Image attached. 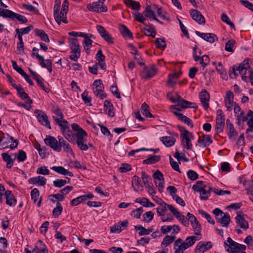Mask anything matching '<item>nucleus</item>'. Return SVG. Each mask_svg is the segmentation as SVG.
I'll list each match as a JSON object with an SVG mask.
<instances>
[{"label": "nucleus", "mask_w": 253, "mask_h": 253, "mask_svg": "<svg viewBox=\"0 0 253 253\" xmlns=\"http://www.w3.org/2000/svg\"><path fill=\"white\" fill-rule=\"evenodd\" d=\"M69 46L71 49L70 52L81 53V46L77 38H69Z\"/></svg>", "instance_id": "obj_24"}, {"label": "nucleus", "mask_w": 253, "mask_h": 253, "mask_svg": "<svg viewBox=\"0 0 253 253\" xmlns=\"http://www.w3.org/2000/svg\"><path fill=\"white\" fill-rule=\"evenodd\" d=\"M51 112L55 115L52 116L54 123L60 127L63 134L70 128L69 122L64 119L63 113L58 105H53Z\"/></svg>", "instance_id": "obj_2"}, {"label": "nucleus", "mask_w": 253, "mask_h": 253, "mask_svg": "<svg viewBox=\"0 0 253 253\" xmlns=\"http://www.w3.org/2000/svg\"><path fill=\"white\" fill-rule=\"evenodd\" d=\"M193 230L195 232V234L197 235H201V226L198 220L191 223Z\"/></svg>", "instance_id": "obj_61"}, {"label": "nucleus", "mask_w": 253, "mask_h": 253, "mask_svg": "<svg viewBox=\"0 0 253 253\" xmlns=\"http://www.w3.org/2000/svg\"><path fill=\"white\" fill-rule=\"evenodd\" d=\"M10 19L12 20H17L20 24H25L28 22L27 18L22 15L12 12Z\"/></svg>", "instance_id": "obj_39"}, {"label": "nucleus", "mask_w": 253, "mask_h": 253, "mask_svg": "<svg viewBox=\"0 0 253 253\" xmlns=\"http://www.w3.org/2000/svg\"><path fill=\"white\" fill-rule=\"evenodd\" d=\"M17 37L19 42L17 45V50L19 54H23L24 51V42L23 41L22 37L21 35H17L15 36V37Z\"/></svg>", "instance_id": "obj_53"}, {"label": "nucleus", "mask_w": 253, "mask_h": 253, "mask_svg": "<svg viewBox=\"0 0 253 253\" xmlns=\"http://www.w3.org/2000/svg\"><path fill=\"white\" fill-rule=\"evenodd\" d=\"M119 31L123 37L125 38H127L129 39H133V37L132 32L126 25L120 24Z\"/></svg>", "instance_id": "obj_31"}, {"label": "nucleus", "mask_w": 253, "mask_h": 253, "mask_svg": "<svg viewBox=\"0 0 253 253\" xmlns=\"http://www.w3.org/2000/svg\"><path fill=\"white\" fill-rule=\"evenodd\" d=\"M13 87L17 90V93L19 97L25 102L26 104L31 105L33 103L32 99L29 96L28 94L24 90L21 85L14 84Z\"/></svg>", "instance_id": "obj_13"}, {"label": "nucleus", "mask_w": 253, "mask_h": 253, "mask_svg": "<svg viewBox=\"0 0 253 253\" xmlns=\"http://www.w3.org/2000/svg\"><path fill=\"white\" fill-rule=\"evenodd\" d=\"M3 160L6 163V167L7 169H10L13 165L14 161L11 158L10 155L7 153H3L1 154Z\"/></svg>", "instance_id": "obj_43"}, {"label": "nucleus", "mask_w": 253, "mask_h": 253, "mask_svg": "<svg viewBox=\"0 0 253 253\" xmlns=\"http://www.w3.org/2000/svg\"><path fill=\"white\" fill-rule=\"evenodd\" d=\"M224 247L229 253H238L240 251H244L246 247L244 245L239 244L234 241L230 237H228L224 243Z\"/></svg>", "instance_id": "obj_6"}, {"label": "nucleus", "mask_w": 253, "mask_h": 253, "mask_svg": "<svg viewBox=\"0 0 253 253\" xmlns=\"http://www.w3.org/2000/svg\"><path fill=\"white\" fill-rule=\"evenodd\" d=\"M200 56L201 55V51H199ZM200 64L201 65L203 69L204 70L207 65L209 63L210 60L209 56L207 55H204L202 57L200 56Z\"/></svg>", "instance_id": "obj_47"}, {"label": "nucleus", "mask_w": 253, "mask_h": 253, "mask_svg": "<svg viewBox=\"0 0 253 253\" xmlns=\"http://www.w3.org/2000/svg\"><path fill=\"white\" fill-rule=\"evenodd\" d=\"M66 14L67 13L61 11L60 12L58 11L54 13V19L58 25H60L61 22L65 24L68 23Z\"/></svg>", "instance_id": "obj_30"}, {"label": "nucleus", "mask_w": 253, "mask_h": 253, "mask_svg": "<svg viewBox=\"0 0 253 253\" xmlns=\"http://www.w3.org/2000/svg\"><path fill=\"white\" fill-rule=\"evenodd\" d=\"M235 117L237 118L238 123L244 122L248 120L250 116H248V112L245 114L244 111H241L240 114H238Z\"/></svg>", "instance_id": "obj_57"}, {"label": "nucleus", "mask_w": 253, "mask_h": 253, "mask_svg": "<svg viewBox=\"0 0 253 253\" xmlns=\"http://www.w3.org/2000/svg\"><path fill=\"white\" fill-rule=\"evenodd\" d=\"M178 78V76L175 73L169 74L168 76V80L167 81L168 84L172 87L174 86L176 84V82L174 81V80L177 79Z\"/></svg>", "instance_id": "obj_55"}, {"label": "nucleus", "mask_w": 253, "mask_h": 253, "mask_svg": "<svg viewBox=\"0 0 253 253\" xmlns=\"http://www.w3.org/2000/svg\"><path fill=\"white\" fill-rule=\"evenodd\" d=\"M44 141L46 145L49 146L54 151L57 152L61 151L60 145H58V140L54 136L46 135Z\"/></svg>", "instance_id": "obj_12"}, {"label": "nucleus", "mask_w": 253, "mask_h": 253, "mask_svg": "<svg viewBox=\"0 0 253 253\" xmlns=\"http://www.w3.org/2000/svg\"><path fill=\"white\" fill-rule=\"evenodd\" d=\"M192 188L200 193V199L202 200H208L212 191V188L209 184H204L202 181H197L196 184L193 186Z\"/></svg>", "instance_id": "obj_5"}, {"label": "nucleus", "mask_w": 253, "mask_h": 253, "mask_svg": "<svg viewBox=\"0 0 253 253\" xmlns=\"http://www.w3.org/2000/svg\"><path fill=\"white\" fill-rule=\"evenodd\" d=\"M223 217H222V219L218 223H220L222 227H227L231 221L230 215L228 213L226 212L225 215H223Z\"/></svg>", "instance_id": "obj_50"}, {"label": "nucleus", "mask_w": 253, "mask_h": 253, "mask_svg": "<svg viewBox=\"0 0 253 253\" xmlns=\"http://www.w3.org/2000/svg\"><path fill=\"white\" fill-rule=\"evenodd\" d=\"M250 61V58H247L238 66H233L230 71V77L231 78H236L238 74L237 71L239 72V73L242 76V79L245 82H248V77L247 76V70L250 67L249 61Z\"/></svg>", "instance_id": "obj_4"}, {"label": "nucleus", "mask_w": 253, "mask_h": 253, "mask_svg": "<svg viewBox=\"0 0 253 253\" xmlns=\"http://www.w3.org/2000/svg\"><path fill=\"white\" fill-rule=\"evenodd\" d=\"M141 113L143 115L145 116L147 118H152L153 116L149 110V106L145 103L144 102L141 107Z\"/></svg>", "instance_id": "obj_49"}, {"label": "nucleus", "mask_w": 253, "mask_h": 253, "mask_svg": "<svg viewBox=\"0 0 253 253\" xmlns=\"http://www.w3.org/2000/svg\"><path fill=\"white\" fill-rule=\"evenodd\" d=\"M173 113L176 116L177 119L181 121V122L184 123L185 124L187 125L190 128H193L194 126L192 121L184 115L183 114L177 112L175 111H173Z\"/></svg>", "instance_id": "obj_27"}, {"label": "nucleus", "mask_w": 253, "mask_h": 253, "mask_svg": "<svg viewBox=\"0 0 253 253\" xmlns=\"http://www.w3.org/2000/svg\"><path fill=\"white\" fill-rule=\"evenodd\" d=\"M96 29L101 37L108 43H114L113 38L111 34L101 25H97Z\"/></svg>", "instance_id": "obj_14"}, {"label": "nucleus", "mask_w": 253, "mask_h": 253, "mask_svg": "<svg viewBox=\"0 0 253 253\" xmlns=\"http://www.w3.org/2000/svg\"><path fill=\"white\" fill-rule=\"evenodd\" d=\"M81 96L83 101L85 104L89 106L92 105L91 103L92 98L91 97L88 96V92L87 91H84V92L82 94Z\"/></svg>", "instance_id": "obj_60"}, {"label": "nucleus", "mask_w": 253, "mask_h": 253, "mask_svg": "<svg viewBox=\"0 0 253 253\" xmlns=\"http://www.w3.org/2000/svg\"><path fill=\"white\" fill-rule=\"evenodd\" d=\"M175 216L184 226L188 227L189 226V223L187 219L186 218L185 216L182 214L179 211V214H177Z\"/></svg>", "instance_id": "obj_59"}, {"label": "nucleus", "mask_w": 253, "mask_h": 253, "mask_svg": "<svg viewBox=\"0 0 253 253\" xmlns=\"http://www.w3.org/2000/svg\"><path fill=\"white\" fill-rule=\"evenodd\" d=\"M155 43L157 48L165 50L167 47V43L164 38H157L155 40Z\"/></svg>", "instance_id": "obj_52"}, {"label": "nucleus", "mask_w": 253, "mask_h": 253, "mask_svg": "<svg viewBox=\"0 0 253 253\" xmlns=\"http://www.w3.org/2000/svg\"><path fill=\"white\" fill-rule=\"evenodd\" d=\"M196 34L199 37L211 43L218 41L217 37L212 33H204L199 31H196Z\"/></svg>", "instance_id": "obj_20"}, {"label": "nucleus", "mask_w": 253, "mask_h": 253, "mask_svg": "<svg viewBox=\"0 0 253 253\" xmlns=\"http://www.w3.org/2000/svg\"><path fill=\"white\" fill-rule=\"evenodd\" d=\"M190 14L192 19L199 24L205 23V18L200 11L197 9H192L190 10Z\"/></svg>", "instance_id": "obj_19"}, {"label": "nucleus", "mask_w": 253, "mask_h": 253, "mask_svg": "<svg viewBox=\"0 0 253 253\" xmlns=\"http://www.w3.org/2000/svg\"><path fill=\"white\" fill-rule=\"evenodd\" d=\"M154 214L151 211L146 212L143 215V221L146 223L150 222L154 218Z\"/></svg>", "instance_id": "obj_63"}, {"label": "nucleus", "mask_w": 253, "mask_h": 253, "mask_svg": "<svg viewBox=\"0 0 253 253\" xmlns=\"http://www.w3.org/2000/svg\"><path fill=\"white\" fill-rule=\"evenodd\" d=\"M124 3L129 7H131L132 9L138 10L140 8L141 5L138 1L133 0H124Z\"/></svg>", "instance_id": "obj_40"}, {"label": "nucleus", "mask_w": 253, "mask_h": 253, "mask_svg": "<svg viewBox=\"0 0 253 253\" xmlns=\"http://www.w3.org/2000/svg\"><path fill=\"white\" fill-rule=\"evenodd\" d=\"M132 185L134 191L136 192L138 190H142L143 188V185L140 183V178L136 175H134L132 178Z\"/></svg>", "instance_id": "obj_36"}, {"label": "nucleus", "mask_w": 253, "mask_h": 253, "mask_svg": "<svg viewBox=\"0 0 253 253\" xmlns=\"http://www.w3.org/2000/svg\"><path fill=\"white\" fill-rule=\"evenodd\" d=\"M71 127L73 131L76 132L73 133L69 128L63 134V136L71 143H74L76 138V143L79 149L83 151H87L88 149L86 138L87 136V132L78 124L75 123L71 125Z\"/></svg>", "instance_id": "obj_1"}, {"label": "nucleus", "mask_w": 253, "mask_h": 253, "mask_svg": "<svg viewBox=\"0 0 253 253\" xmlns=\"http://www.w3.org/2000/svg\"><path fill=\"white\" fill-rule=\"evenodd\" d=\"M103 107L105 113L109 117H113L115 116V113L114 112V106L110 101L108 100H105L104 102Z\"/></svg>", "instance_id": "obj_29"}, {"label": "nucleus", "mask_w": 253, "mask_h": 253, "mask_svg": "<svg viewBox=\"0 0 253 253\" xmlns=\"http://www.w3.org/2000/svg\"><path fill=\"white\" fill-rule=\"evenodd\" d=\"M194 135L191 133V135H185L183 134L182 137H180L181 144L182 146L187 149L190 150L192 147V144L191 139H193Z\"/></svg>", "instance_id": "obj_16"}, {"label": "nucleus", "mask_w": 253, "mask_h": 253, "mask_svg": "<svg viewBox=\"0 0 253 253\" xmlns=\"http://www.w3.org/2000/svg\"><path fill=\"white\" fill-rule=\"evenodd\" d=\"M212 143V140L210 135L203 134L199 137L196 145L197 146L198 144H199L200 146L205 148L209 146Z\"/></svg>", "instance_id": "obj_21"}, {"label": "nucleus", "mask_w": 253, "mask_h": 253, "mask_svg": "<svg viewBox=\"0 0 253 253\" xmlns=\"http://www.w3.org/2000/svg\"><path fill=\"white\" fill-rule=\"evenodd\" d=\"M211 242H199L196 247L195 253H204L212 248Z\"/></svg>", "instance_id": "obj_17"}, {"label": "nucleus", "mask_w": 253, "mask_h": 253, "mask_svg": "<svg viewBox=\"0 0 253 253\" xmlns=\"http://www.w3.org/2000/svg\"><path fill=\"white\" fill-rule=\"evenodd\" d=\"M63 211V208L61 204L59 202H57L56 203V207L53 209L52 211L53 216L55 217L59 216Z\"/></svg>", "instance_id": "obj_54"}, {"label": "nucleus", "mask_w": 253, "mask_h": 253, "mask_svg": "<svg viewBox=\"0 0 253 253\" xmlns=\"http://www.w3.org/2000/svg\"><path fill=\"white\" fill-rule=\"evenodd\" d=\"M160 140L168 147L173 146L176 142L175 138L171 136H163L160 138Z\"/></svg>", "instance_id": "obj_35"}, {"label": "nucleus", "mask_w": 253, "mask_h": 253, "mask_svg": "<svg viewBox=\"0 0 253 253\" xmlns=\"http://www.w3.org/2000/svg\"><path fill=\"white\" fill-rule=\"evenodd\" d=\"M226 126L227 128V134L229 138L231 139L237 135V132L235 129L233 124L229 119L226 120Z\"/></svg>", "instance_id": "obj_32"}, {"label": "nucleus", "mask_w": 253, "mask_h": 253, "mask_svg": "<svg viewBox=\"0 0 253 253\" xmlns=\"http://www.w3.org/2000/svg\"><path fill=\"white\" fill-rule=\"evenodd\" d=\"M225 118H216L215 130L217 133L223 132Z\"/></svg>", "instance_id": "obj_38"}, {"label": "nucleus", "mask_w": 253, "mask_h": 253, "mask_svg": "<svg viewBox=\"0 0 253 253\" xmlns=\"http://www.w3.org/2000/svg\"><path fill=\"white\" fill-rule=\"evenodd\" d=\"M167 204L163 201L160 207L157 208V212L159 216H164L165 212L167 211Z\"/></svg>", "instance_id": "obj_56"}, {"label": "nucleus", "mask_w": 253, "mask_h": 253, "mask_svg": "<svg viewBox=\"0 0 253 253\" xmlns=\"http://www.w3.org/2000/svg\"><path fill=\"white\" fill-rule=\"evenodd\" d=\"M176 237L175 235H167L163 240L161 243V248L167 247L169 245H170L172 243L175 241Z\"/></svg>", "instance_id": "obj_37"}, {"label": "nucleus", "mask_w": 253, "mask_h": 253, "mask_svg": "<svg viewBox=\"0 0 253 253\" xmlns=\"http://www.w3.org/2000/svg\"><path fill=\"white\" fill-rule=\"evenodd\" d=\"M153 176L155 184L158 188L159 192L160 193L163 192L165 182L163 173L159 170H157L153 174Z\"/></svg>", "instance_id": "obj_11"}, {"label": "nucleus", "mask_w": 253, "mask_h": 253, "mask_svg": "<svg viewBox=\"0 0 253 253\" xmlns=\"http://www.w3.org/2000/svg\"><path fill=\"white\" fill-rule=\"evenodd\" d=\"M244 215L242 213L237 214L235 217V222L240 228L246 230L249 228V224L248 221L245 219Z\"/></svg>", "instance_id": "obj_23"}, {"label": "nucleus", "mask_w": 253, "mask_h": 253, "mask_svg": "<svg viewBox=\"0 0 253 253\" xmlns=\"http://www.w3.org/2000/svg\"><path fill=\"white\" fill-rule=\"evenodd\" d=\"M92 85L95 87V88L93 87V92L97 97L102 100L106 97L107 95L104 92V85L101 80H95Z\"/></svg>", "instance_id": "obj_9"}, {"label": "nucleus", "mask_w": 253, "mask_h": 253, "mask_svg": "<svg viewBox=\"0 0 253 253\" xmlns=\"http://www.w3.org/2000/svg\"><path fill=\"white\" fill-rule=\"evenodd\" d=\"M86 8L90 11L102 13L107 12L108 8L104 4V2L100 1L93 2L91 3H88L86 5Z\"/></svg>", "instance_id": "obj_7"}, {"label": "nucleus", "mask_w": 253, "mask_h": 253, "mask_svg": "<svg viewBox=\"0 0 253 253\" xmlns=\"http://www.w3.org/2000/svg\"><path fill=\"white\" fill-rule=\"evenodd\" d=\"M6 204L10 207L15 206L17 204V200L11 191L7 190L4 192Z\"/></svg>", "instance_id": "obj_26"}, {"label": "nucleus", "mask_w": 253, "mask_h": 253, "mask_svg": "<svg viewBox=\"0 0 253 253\" xmlns=\"http://www.w3.org/2000/svg\"><path fill=\"white\" fill-rule=\"evenodd\" d=\"M33 26L30 25L27 27L20 29H16L15 30V32L17 35H21V36L22 37L23 35L28 34L31 30L33 29Z\"/></svg>", "instance_id": "obj_46"}, {"label": "nucleus", "mask_w": 253, "mask_h": 253, "mask_svg": "<svg viewBox=\"0 0 253 253\" xmlns=\"http://www.w3.org/2000/svg\"><path fill=\"white\" fill-rule=\"evenodd\" d=\"M83 38H84V40L83 42V45L85 52L88 54L90 53V49L92 46L93 41L87 37H83Z\"/></svg>", "instance_id": "obj_44"}, {"label": "nucleus", "mask_w": 253, "mask_h": 253, "mask_svg": "<svg viewBox=\"0 0 253 253\" xmlns=\"http://www.w3.org/2000/svg\"><path fill=\"white\" fill-rule=\"evenodd\" d=\"M35 32L36 35L40 37L41 40L47 42H50L48 35L43 30L36 29Z\"/></svg>", "instance_id": "obj_42"}, {"label": "nucleus", "mask_w": 253, "mask_h": 253, "mask_svg": "<svg viewBox=\"0 0 253 253\" xmlns=\"http://www.w3.org/2000/svg\"><path fill=\"white\" fill-rule=\"evenodd\" d=\"M51 169L58 173L64 175H68L70 177L73 176V174L72 172L66 169L62 166H53L51 168Z\"/></svg>", "instance_id": "obj_33"}, {"label": "nucleus", "mask_w": 253, "mask_h": 253, "mask_svg": "<svg viewBox=\"0 0 253 253\" xmlns=\"http://www.w3.org/2000/svg\"><path fill=\"white\" fill-rule=\"evenodd\" d=\"M40 65L43 68H46L51 73L52 71V60L51 59H44L43 61L40 63Z\"/></svg>", "instance_id": "obj_48"}, {"label": "nucleus", "mask_w": 253, "mask_h": 253, "mask_svg": "<svg viewBox=\"0 0 253 253\" xmlns=\"http://www.w3.org/2000/svg\"><path fill=\"white\" fill-rule=\"evenodd\" d=\"M199 98L205 110H207L209 107V101L210 96L208 91L203 89L199 93Z\"/></svg>", "instance_id": "obj_15"}, {"label": "nucleus", "mask_w": 253, "mask_h": 253, "mask_svg": "<svg viewBox=\"0 0 253 253\" xmlns=\"http://www.w3.org/2000/svg\"><path fill=\"white\" fill-rule=\"evenodd\" d=\"M161 160L160 155H153L143 161V163L146 165L156 164Z\"/></svg>", "instance_id": "obj_45"}, {"label": "nucleus", "mask_w": 253, "mask_h": 253, "mask_svg": "<svg viewBox=\"0 0 253 253\" xmlns=\"http://www.w3.org/2000/svg\"><path fill=\"white\" fill-rule=\"evenodd\" d=\"M35 148L38 150L40 156L42 159L45 158L46 148L45 146L41 147L40 144H37L35 145Z\"/></svg>", "instance_id": "obj_58"}, {"label": "nucleus", "mask_w": 253, "mask_h": 253, "mask_svg": "<svg viewBox=\"0 0 253 253\" xmlns=\"http://www.w3.org/2000/svg\"><path fill=\"white\" fill-rule=\"evenodd\" d=\"M135 229L136 230H140V231L138 232V234L139 236L148 235L150 233H151L153 230V229L152 228H149L148 229H146L141 225H137L135 226Z\"/></svg>", "instance_id": "obj_41"}, {"label": "nucleus", "mask_w": 253, "mask_h": 253, "mask_svg": "<svg viewBox=\"0 0 253 253\" xmlns=\"http://www.w3.org/2000/svg\"><path fill=\"white\" fill-rule=\"evenodd\" d=\"M199 240L195 236L188 237L184 241L180 238L177 239L173 244L174 253H184V251L191 247Z\"/></svg>", "instance_id": "obj_3"}, {"label": "nucleus", "mask_w": 253, "mask_h": 253, "mask_svg": "<svg viewBox=\"0 0 253 253\" xmlns=\"http://www.w3.org/2000/svg\"><path fill=\"white\" fill-rule=\"evenodd\" d=\"M158 70L154 65L147 67L144 66L142 71L140 73L141 79L147 80L154 77L157 74Z\"/></svg>", "instance_id": "obj_8"}, {"label": "nucleus", "mask_w": 253, "mask_h": 253, "mask_svg": "<svg viewBox=\"0 0 253 253\" xmlns=\"http://www.w3.org/2000/svg\"><path fill=\"white\" fill-rule=\"evenodd\" d=\"M95 59L98 62V65L100 67V68L103 70H105L106 69V64L105 62V56L102 53V51L101 49H99L97 53L95 55Z\"/></svg>", "instance_id": "obj_28"}, {"label": "nucleus", "mask_w": 253, "mask_h": 253, "mask_svg": "<svg viewBox=\"0 0 253 253\" xmlns=\"http://www.w3.org/2000/svg\"><path fill=\"white\" fill-rule=\"evenodd\" d=\"M47 179L43 176H38L28 179V182L31 184L36 185L38 186H43L46 183Z\"/></svg>", "instance_id": "obj_22"}, {"label": "nucleus", "mask_w": 253, "mask_h": 253, "mask_svg": "<svg viewBox=\"0 0 253 253\" xmlns=\"http://www.w3.org/2000/svg\"><path fill=\"white\" fill-rule=\"evenodd\" d=\"M213 213L214 214L217 221L218 222L223 217V215H225V213L223 212L220 209L216 208L212 211Z\"/></svg>", "instance_id": "obj_62"}, {"label": "nucleus", "mask_w": 253, "mask_h": 253, "mask_svg": "<svg viewBox=\"0 0 253 253\" xmlns=\"http://www.w3.org/2000/svg\"><path fill=\"white\" fill-rule=\"evenodd\" d=\"M177 105L181 108V109L186 108H197L198 106L194 102H189L184 99L181 96L179 97V100Z\"/></svg>", "instance_id": "obj_25"}, {"label": "nucleus", "mask_w": 253, "mask_h": 253, "mask_svg": "<svg viewBox=\"0 0 253 253\" xmlns=\"http://www.w3.org/2000/svg\"><path fill=\"white\" fill-rule=\"evenodd\" d=\"M38 250L39 253H48V249L46 245L41 240L38 241Z\"/></svg>", "instance_id": "obj_64"}, {"label": "nucleus", "mask_w": 253, "mask_h": 253, "mask_svg": "<svg viewBox=\"0 0 253 253\" xmlns=\"http://www.w3.org/2000/svg\"><path fill=\"white\" fill-rule=\"evenodd\" d=\"M34 113L39 122L41 125L45 126L48 129H51L50 123L46 114L39 109H36L34 111Z\"/></svg>", "instance_id": "obj_10"}, {"label": "nucleus", "mask_w": 253, "mask_h": 253, "mask_svg": "<svg viewBox=\"0 0 253 253\" xmlns=\"http://www.w3.org/2000/svg\"><path fill=\"white\" fill-rule=\"evenodd\" d=\"M248 116L251 118L247 122V125L249 128L246 130V133L249 134L252 132L253 130V111L252 110H249Z\"/></svg>", "instance_id": "obj_51"}, {"label": "nucleus", "mask_w": 253, "mask_h": 253, "mask_svg": "<svg viewBox=\"0 0 253 253\" xmlns=\"http://www.w3.org/2000/svg\"><path fill=\"white\" fill-rule=\"evenodd\" d=\"M13 137L10 136L8 133L5 134L2 131H0V144L5 145L11 142Z\"/></svg>", "instance_id": "obj_34"}, {"label": "nucleus", "mask_w": 253, "mask_h": 253, "mask_svg": "<svg viewBox=\"0 0 253 253\" xmlns=\"http://www.w3.org/2000/svg\"><path fill=\"white\" fill-rule=\"evenodd\" d=\"M234 101V95L233 92L231 90H228L226 92L225 97L224 98V102L227 110L231 111L232 107L235 102Z\"/></svg>", "instance_id": "obj_18"}]
</instances>
